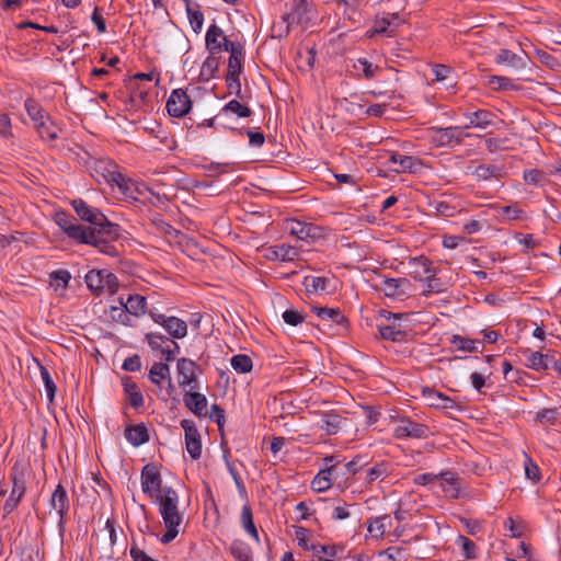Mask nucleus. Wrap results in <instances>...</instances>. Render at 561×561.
I'll list each match as a JSON object with an SVG mask.
<instances>
[{
	"mask_svg": "<svg viewBox=\"0 0 561 561\" xmlns=\"http://www.w3.org/2000/svg\"><path fill=\"white\" fill-rule=\"evenodd\" d=\"M70 204L78 217L89 226L78 224L67 211H57L55 222L67 237L78 243L94 247L108 256H118L119 251L113 242L122 234L121 226L110 221L99 208L89 205L82 198H76Z\"/></svg>",
	"mask_w": 561,
	"mask_h": 561,
	"instance_id": "nucleus-1",
	"label": "nucleus"
},
{
	"mask_svg": "<svg viewBox=\"0 0 561 561\" xmlns=\"http://www.w3.org/2000/svg\"><path fill=\"white\" fill-rule=\"evenodd\" d=\"M229 47L230 49L228 50V53L230 54V56L228 59L226 83L229 90H234L236 95L240 99H243V95L241 93L240 76L243 69L244 47L240 42H236V44H230Z\"/></svg>",
	"mask_w": 561,
	"mask_h": 561,
	"instance_id": "nucleus-2",
	"label": "nucleus"
},
{
	"mask_svg": "<svg viewBox=\"0 0 561 561\" xmlns=\"http://www.w3.org/2000/svg\"><path fill=\"white\" fill-rule=\"evenodd\" d=\"M84 282L87 287L95 296L103 293L114 295L119 288V283L115 274L106 270H91L85 274Z\"/></svg>",
	"mask_w": 561,
	"mask_h": 561,
	"instance_id": "nucleus-3",
	"label": "nucleus"
},
{
	"mask_svg": "<svg viewBox=\"0 0 561 561\" xmlns=\"http://www.w3.org/2000/svg\"><path fill=\"white\" fill-rule=\"evenodd\" d=\"M164 525H180L182 516L179 512V494L172 486H164V492L154 501Z\"/></svg>",
	"mask_w": 561,
	"mask_h": 561,
	"instance_id": "nucleus-4",
	"label": "nucleus"
},
{
	"mask_svg": "<svg viewBox=\"0 0 561 561\" xmlns=\"http://www.w3.org/2000/svg\"><path fill=\"white\" fill-rule=\"evenodd\" d=\"M524 353L528 354L526 364L528 368L536 371L553 369L561 378V355L557 351L548 350L547 353L543 354L527 348Z\"/></svg>",
	"mask_w": 561,
	"mask_h": 561,
	"instance_id": "nucleus-5",
	"label": "nucleus"
},
{
	"mask_svg": "<svg viewBox=\"0 0 561 561\" xmlns=\"http://www.w3.org/2000/svg\"><path fill=\"white\" fill-rule=\"evenodd\" d=\"M431 141L437 147L455 148L462 145L469 134L465 133L463 127L449 126V127H431Z\"/></svg>",
	"mask_w": 561,
	"mask_h": 561,
	"instance_id": "nucleus-6",
	"label": "nucleus"
},
{
	"mask_svg": "<svg viewBox=\"0 0 561 561\" xmlns=\"http://www.w3.org/2000/svg\"><path fill=\"white\" fill-rule=\"evenodd\" d=\"M141 489L142 492L154 501L164 492L162 488V478L158 466L147 463L141 470Z\"/></svg>",
	"mask_w": 561,
	"mask_h": 561,
	"instance_id": "nucleus-7",
	"label": "nucleus"
},
{
	"mask_svg": "<svg viewBox=\"0 0 561 561\" xmlns=\"http://www.w3.org/2000/svg\"><path fill=\"white\" fill-rule=\"evenodd\" d=\"M382 314L386 317L388 321H390V324H379L378 331L380 336L383 340L402 343L407 342L409 337V331L401 330L399 325L397 324V321L401 320L402 318L407 317L405 313H392L390 311H382Z\"/></svg>",
	"mask_w": 561,
	"mask_h": 561,
	"instance_id": "nucleus-8",
	"label": "nucleus"
},
{
	"mask_svg": "<svg viewBox=\"0 0 561 561\" xmlns=\"http://www.w3.org/2000/svg\"><path fill=\"white\" fill-rule=\"evenodd\" d=\"M150 318L159 325H161L168 333V337L181 340L187 334V323L174 316L168 317L163 313H158L152 310L149 312Z\"/></svg>",
	"mask_w": 561,
	"mask_h": 561,
	"instance_id": "nucleus-9",
	"label": "nucleus"
},
{
	"mask_svg": "<svg viewBox=\"0 0 561 561\" xmlns=\"http://www.w3.org/2000/svg\"><path fill=\"white\" fill-rule=\"evenodd\" d=\"M10 481L12 483V489L3 505L4 517L11 514L19 506L26 492L24 476L22 472H18L15 466L12 468V472L10 473Z\"/></svg>",
	"mask_w": 561,
	"mask_h": 561,
	"instance_id": "nucleus-10",
	"label": "nucleus"
},
{
	"mask_svg": "<svg viewBox=\"0 0 561 561\" xmlns=\"http://www.w3.org/2000/svg\"><path fill=\"white\" fill-rule=\"evenodd\" d=\"M431 434L430 427L425 424L412 421L410 417L400 419L399 425L393 431V436L397 439L427 438Z\"/></svg>",
	"mask_w": 561,
	"mask_h": 561,
	"instance_id": "nucleus-11",
	"label": "nucleus"
},
{
	"mask_svg": "<svg viewBox=\"0 0 561 561\" xmlns=\"http://www.w3.org/2000/svg\"><path fill=\"white\" fill-rule=\"evenodd\" d=\"M192 100L186 90L175 89L167 101V111L172 117H183L192 108Z\"/></svg>",
	"mask_w": 561,
	"mask_h": 561,
	"instance_id": "nucleus-12",
	"label": "nucleus"
},
{
	"mask_svg": "<svg viewBox=\"0 0 561 561\" xmlns=\"http://www.w3.org/2000/svg\"><path fill=\"white\" fill-rule=\"evenodd\" d=\"M230 44H236V42L228 39L224 31L217 24L214 23L208 27L205 36V45L210 55L219 54L221 50L228 51Z\"/></svg>",
	"mask_w": 561,
	"mask_h": 561,
	"instance_id": "nucleus-13",
	"label": "nucleus"
},
{
	"mask_svg": "<svg viewBox=\"0 0 561 561\" xmlns=\"http://www.w3.org/2000/svg\"><path fill=\"white\" fill-rule=\"evenodd\" d=\"M197 367L196 362L191 358L182 357L178 359L176 370L180 387H190L192 390L197 388Z\"/></svg>",
	"mask_w": 561,
	"mask_h": 561,
	"instance_id": "nucleus-14",
	"label": "nucleus"
},
{
	"mask_svg": "<svg viewBox=\"0 0 561 561\" xmlns=\"http://www.w3.org/2000/svg\"><path fill=\"white\" fill-rule=\"evenodd\" d=\"M181 427L185 432V446L192 459L197 460L202 455L201 434L192 420H182Z\"/></svg>",
	"mask_w": 561,
	"mask_h": 561,
	"instance_id": "nucleus-15",
	"label": "nucleus"
},
{
	"mask_svg": "<svg viewBox=\"0 0 561 561\" xmlns=\"http://www.w3.org/2000/svg\"><path fill=\"white\" fill-rule=\"evenodd\" d=\"M325 468L321 469L319 473L311 481V489L316 492H324L332 485V474L335 471L336 465L340 461L335 456H327L324 459Z\"/></svg>",
	"mask_w": 561,
	"mask_h": 561,
	"instance_id": "nucleus-16",
	"label": "nucleus"
},
{
	"mask_svg": "<svg viewBox=\"0 0 561 561\" xmlns=\"http://www.w3.org/2000/svg\"><path fill=\"white\" fill-rule=\"evenodd\" d=\"M378 288L382 290L387 297L402 298L410 295L412 284L405 277H385L381 279Z\"/></svg>",
	"mask_w": 561,
	"mask_h": 561,
	"instance_id": "nucleus-17",
	"label": "nucleus"
},
{
	"mask_svg": "<svg viewBox=\"0 0 561 561\" xmlns=\"http://www.w3.org/2000/svg\"><path fill=\"white\" fill-rule=\"evenodd\" d=\"M49 504L51 508L56 510L59 520L58 525L62 527L66 523V518L70 508V501L66 488L59 483L54 490Z\"/></svg>",
	"mask_w": 561,
	"mask_h": 561,
	"instance_id": "nucleus-18",
	"label": "nucleus"
},
{
	"mask_svg": "<svg viewBox=\"0 0 561 561\" xmlns=\"http://www.w3.org/2000/svg\"><path fill=\"white\" fill-rule=\"evenodd\" d=\"M287 230L299 240H316L321 237V229L312 224L302 222L296 219L287 221Z\"/></svg>",
	"mask_w": 561,
	"mask_h": 561,
	"instance_id": "nucleus-19",
	"label": "nucleus"
},
{
	"mask_svg": "<svg viewBox=\"0 0 561 561\" xmlns=\"http://www.w3.org/2000/svg\"><path fill=\"white\" fill-rule=\"evenodd\" d=\"M308 10V3L306 0L293 1L291 11L283 16L284 22L287 24L285 32L286 35L289 34L291 25L304 24L309 21V18L307 16Z\"/></svg>",
	"mask_w": 561,
	"mask_h": 561,
	"instance_id": "nucleus-20",
	"label": "nucleus"
},
{
	"mask_svg": "<svg viewBox=\"0 0 561 561\" xmlns=\"http://www.w3.org/2000/svg\"><path fill=\"white\" fill-rule=\"evenodd\" d=\"M183 403L197 417H205L207 415L208 401L205 394L191 389L184 393Z\"/></svg>",
	"mask_w": 561,
	"mask_h": 561,
	"instance_id": "nucleus-21",
	"label": "nucleus"
},
{
	"mask_svg": "<svg viewBox=\"0 0 561 561\" xmlns=\"http://www.w3.org/2000/svg\"><path fill=\"white\" fill-rule=\"evenodd\" d=\"M423 396L428 400L430 407L442 410H460L461 407L451 398L432 388H424Z\"/></svg>",
	"mask_w": 561,
	"mask_h": 561,
	"instance_id": "nucleus-22",
	"label": "nucleus"
},
{
	"mask_svg": "<svg viewBox=\"0 0 561 561\" xmlns=\"http://www.w3.org/2000/svg\"><path fill=\"white\" fill-rule=\"evenodd\" d=\"M463 116L468 119V124L463 126V129L470 127L484 129L488 126L493 125L496 118V115L493 112L483 108L474 112H466Z\"/></svg>",
	"mask_w": 561,
	"mask_h": 561,
	"instance_id": "nucleus-23",
	"label": "nucleus"
},
{
	"mask_svg": "<svg viewBox=\"0 0 561 561\" xmlns=\"http://www.w3.org/2000/svg\"><path fill=\"white\" fill-rule=\"evenodd\" d=\"M411 268L410 276L419 282H424V277L428 273H437V268L433 266V262L424 255L413 257L409 261Z\"/></svg>",
	"mask_w": 561,
	"mask_h": 561,
	"instance_id": "nucleus-24",
	"label": "nucleus"
},
{
	"mask_svg": "<svg viewBox=\"0 0 561 561\" xmlns=\"http://www.w3.org/2000/svg\"><path fill=\"white\" fill-rule=\"evenodd\" d=\"M311 310L321 320L335 323L336 325L342 327L344 330L348 329L350 321L340 308H328V307L314 306V307H312Z\"/></svg>",
	"mask_w": 561,
	"mask_h": 561,
	"instance_id": "nucleus-25",
	"label": "nucleus"
},
{
	"mask_svg": "<svg viewBox=\"0 0 561 561\" xmlns=\"http://www.w3.org/2000/svg\"><path fill=\"white\" fill-rule=\"evenodd\" d=\"M440 486L443 491L451 499H458L460 495V485L462 479L451 471L439 473Z\"/></svg>",
	"mask_w": 561,
	"mask_h": 561,
	"instance_id": "nucleus-26",
	"label": "nucleus"
},
{
	"mask_svg": "<svg viewBox=\"0 0 561 561\" xmlns=\"http://www.w3.org/2000/svg\"><path fill=\"white\" fill-rule=\"evenodd\" d=\"M390 472L391 466L388 461H378L365 470L364 481L366 485H371L375 481L385 480L390 474Z\"/></svg>",
	"mask_w": 561,
	"mask_h": 561,
	"instance_id": "nucleus-27",
	"label": "nucleus"
},
{
	"mask_svg": "<svg viewBox=\"0 0 561 561\" xmlns=\"http://www.w3.org/2000/svg\"><path fill=\"white\" fill-rule=\"evenodd\" d=\"M122 385L125 394L127 396L129 404L134 409H139L144 405V397L137 383L129 376L122 378Z\"/></svg>",
	"mask_w": 561,
	"mask_h": 561,
	"instance_id": "nucleus-28",
	"label": "nucleus"
},
{
	"mask_svg": "<svg viewBox=\"0 0 561 561\" xmlns=\"http://www.w3.org/2000/svg\"><path fill=\"white\" fill-rule=\"evenodd\" d=\"M345 419L334 411L322 412L319 427L329 436L335 435Z\"/></svg>",
	"mask_w": 561,
	"mask_h": 561,
	"instance_id": "nucleus-29",
	"label": "nucleus"
},
{
	"mask_svg": "<svg viewBox=\"0 0 561 561\" xmlns=\"http://www.w3.org/2000/svg\"><path fill=\"white\" fill-rule=\"evenodd\" d=\"M390 161L393 162L394 164H398V168L394 169L396 172L415 173L422 165L420 159L412 156L400 154L397 152L390 156Z\"/></svg>",
	"mask_w": 561,
	"mask_h": 561,
	"instance_id": "nucleus-30",
	"label": "nucleus"
},
{
	"mask_svg": "<svg viewBox=\"0 0 561 561\" xmlns=\"http://www.w3.org/2000/svg\"><path fill=\"white\" fill-rule=\"evenodd\" d=\"M125 437L135 447L141 446L150 439L149 432L144 423L127 426Z\"/></svg>",
	"mask_w": 561,
	"mask_h": 561,
	"instance_id": "nucleus-31",
	"label": "nucleus"
},
{
	"mask_svg": "<svg viewBox=\"0 0 561 561\" xmlns=\"http://www.w3.org/2000/svg\"><path fill=\"white\" fill-rule=\"evenodd\" d=\"M392 520L390 515L385 514L378 517H370L367 520V531L370 534L373 538H382L386 529L391 527Z\"/></svg>",
	"mask_w": 561,
	"mask_h": 561,
	"instance_id": "nucleus-32",
	"label": "nucleus"
},
{
	"mask_svg": "<svg viewBox=\"0 0 561 561\" xmlns=\"http://www.w3.org/2000/svg\"><path fill=\"white\" fill-rule=\"evenodd\" d=\"M190 24L195 33H199L203 28L204 14L201 11V5L192 0H183Z\"/></svg>",
	"mask_w": 561,
	"mask_h": 561,
	"instance_id": "nucleus-33",
	"label": "nucleus"
},
{
	"mask_svg": "<svg viewBox=\"0 0 561 561\" xmlns=\"http://www.w3.org/2000/svg\"><path fill=\"white\" fill-rule=\"evenodd\" d=\"M310 551L319 561H334L339 552L343 551L342 546L337 545H314L311 543Z\"/></svg>",
	"mask_w": 561,
	"mask_h": 561,
	"instance_id": "nucleus-34",
	"label": "nucleus"
},
{
	"mask_svg": "<svg viewBox=\"0 0 561 561\" xmlns=\"http://www.w3.org/2000/svg\"><path fill=\"white\" fill-rule=\"evenodd\" d=\"M37 134L39 135L41 139L45 141H53L58 139L59 131H61V128L58 127L55 122L50 118V121L44 119L34 125Z\"/></svg>",
	"mask_w": 561,
	"mask_h": 561,
	"instance_id": "nucleus-35",
	"label": "nucleus"
},
{
	"mask_svg": "<svg viewBox=\"0 0 561 561\" xmlns=\"http://www.w3.org/2000/svg\"><path fill=\"white\" fill-rule=\"evenodd\" d=\"M330 279L323 276L307 275L304 277L302 285L308 294L327 293Z\"/></svg>",
	"mask_w": 561,
	"mask_h": 561,
	"instance_id": "nucleus-36",
	"label": "nucleus"
},
{
	"mask_svg": "<svg viewBox=\"0 0 561 561\" xmlns=\"http://www.w3.org/2000/svg\"><path fill=\"white\" fill-rule=\"evenodd\" d=\"M24 107L34 125L44 119L50 121V116L34 98H27L24 102Z\"/></svg>",
	"mask_w": 561,
	"mask_h": 561,
	"instance_id": "nucleus-37",
	"label": "nucleus"
},
{
	"mask_svg": "<svg viewBox=\"0 0 561 561\" xmlns=\"http://www.w3.org/2000/svg\"><path fill=\"white\" fill-rule=\"evenodd\" d=\"M105 170L107 171V175L104 174V176L108 183L116 184L123 194L131 195V186H134V183L130 179H127L116 170H110L107 168H105Z\"/></svg>",
	"mask_w": 561,
	"mask_h": 561,
	"instance_id": "nucleus-38",
	"label": "nucleus"
},
{
	"mask_svg": "<svg viewBox=\"0 0 561 561\" xmlns=\"http://www.w3.org/2000/svg\"><path fill=\"white\" fill-rule=\"evenodd\" d=\"M126 311L135 317H141L147 313V300L146 297L134 294L129 295L126 299Z\"/></svg>",
	"mask_w": 561,
	"mask_h": 561,
	"instance_id": "nucleus-39",
	"label": "nucleus"
},
{
	"mask_svg": "<svg viewBox=\"0 0 561 561\" xmlns=\"http://www.w3.org/2000/svg\"><path fill=\"white\" fill-rule=\"evenodd\" d=\"M240 522L243 529L256 541H259V533L253 522L252 508L249 504H244L241 510Z\"/></svg>",
	"mask_w": 561,
	"mask_h": 561,
	"instance_id": "nucleus-40",
	"label": "nucleus"
},
{
	"mask_svg": "<svg viewBox=\"0 0 561 561\" xmlns=\"http://www.w3.org/2000/svg\"><path fill=\"white\" fill-rule=\"evenodd\" d=\"M229 550L237 561H253L251 547L243 540L234 539Z\"/></svg>",
	"mask_w": 561,
	"mask_h": 561,
	"instance_id": "nucleus-41",
	"label": "nucleus"
},
{
	"mask_svg": "<svg viewBox=\"0 0 561 561\" xmlns=\"http://www.w3.org/2000/svg\"><path fill=\"white\" fill-rule=\"evenodd\" d=\"M220 114H234L239 118H247L251 116L252 110L247 104H243L238 100H231L221 108Z\"/></svg>",
	"mask_w": 561,
	"mask_h": 561,
	"instance_id": "nucleus-42",
	"label": "nucleus"
},
{
	"mask_svg": "<svg viewBox=\"0 0 561 561\" xmlns=\"http://www.w3.org/2000/svg\"><path fill=\"white\" fill-rule=\"evenodd\" d=\"M298 255L295 247L289 244L275 245L271 249L270 259L280 261H293Z\"/></svg>",
	"mask_w": 561,
	"mask_h": 561,
	"instance_id": "nucleus-43",
	"label": "nucleus"
},
{
	"mask_svg": "<svg viewBox=\"0 0 561 561\" xmlns=\"http://www.w3.org/2000/svg\"><path fill=\"white\" fill-rule=\"evenodd\" d=\"M539 61L551 70L561 68V49H556L552 54L545 50H537Z\"/></svg>",
	"mask_w": 561,
	"mask_h": 561,
	"instance_id": "nucleus-44",
	"label": "nucleus"
},
{
	"mask_svg": "<svg viewBox=\"0 0 561 561\" xmlns=\"http://www.w3.org/2000/svg\"><path fill=\"white\" fill-rule=\"evenodd\" d=\"M486 85L494 91L518 90L512 79L502 76H489Z\"/></svg>",
	"mask_w": 561,
	"mask_h": 561,
	"instance_id": "nucleus-45",
	"label": "nucleus"
},
{
	"mask_svg": "<svg viewBox=\"0 0 561 561\" xmlns=\"http://www.w3.org/2000/svg\"><path fill=\"white\" fill-rule=\"evenodd\" d=\"M145 341L152 352H162L170 342V337L160 332H148L145 334Z\"/></svg>",
	"mask_w": 561,
	"mask_h": 561,
	"instance_id": "nucleus-46",
	"label": "nucleus"
},
{
	"mask_svg": "<svg viewBox=\"0 0 561 561\" xmlns=\"http://www.w3.org/2000/svg\"><path fill=\"white\" fill-rule=\"evenodd\" d=\"M232 368L240 374L250 373L253 368L252 358L245 354H238L231 358Z\"/></svg>",
	"mask_w": 561,
	"mask_h": 561,
	"instance_id": "nucleus-47",
	"label": "nucleus"
},
{
	"mask_svg": "<svg viewBox=\"0 0 561 561\" xmlns=\"http://www.w3.org/2000/svg\"><path fill=\"white\" fill-rule=\"evenodd\" d=\"M495 62L499 65H507L513 68H518L522 64V58L510 49H501L495 57Z\"/></svg>",
	"mask_w": 561,
	"mask_h": 561,
	"instance_id": "nucleus-48",
	"label": "nucleus"
},
{
	"mask_svg": "<svg viewBox=\"0 0 561 561\" xmlns=\"http://www.w3.org/2000/svg\"><path fill=\"white\" fill-rule=\"evenodd\" d=\"M558 410L556 408H545L536 413L535 420L542 425L553 426L558 422Z\"/></svg>",
	"mask_w": 561,
	"mask_h": 561,
	"instance_id": "nucleus-49",
	"label": "nucleus"
},
{
	"mask_svg": "<svg viewBox=\"0 0 561 561\" xmlns=\"http://www.w3.org/2000/svg\"><path fill=\"white\" fill-rule=\"evenodd\" d=\"M353 67L356 70H360L363 72V76L365 79L370 80L373 79L377 72L380 71L379 66H374L368 59L366 58H358Z\"/></svg>",
	"mask_w": 561,
	"mask_h": 561,
	"instance_id": "nucleus-50",
	"label": "nucleus"
},
{
	"mask_svg": "<svg viewBox=\"0 0 561 561\" xmlns=\"http://www.w3.org/2000/svg\"><path fill=\"white\" fill-rule=\"evenodd\" d=\"M473 175L478 181H486L497 178L500 175V168L494 164H480L473 171Z\"/></svg>",
	"mask_w": 561,
	"mask_h": 561,
	"instance_id": "nucleus-51",
	"label": "nucleus"
},
{
	"mask_svg": "<svg viewBox=\"0 0 561 561\" xmlns=\"http://www.w3.org/2000/svg\"><path fill=\"white\" fill-rule=\"evenodd\" d=\"M170 376V367L167 363H154L149 370V379L152 383L160 385L161 379Z\"/></svg>",
	"mask_w": 561,
	"mask_h": 561,
	"instance_id": "nucleus-52",
	"label": "nucleus"
},
{
	"mask_svg": "<svg viewBox=\"0 0 561 561\" xmlns=\"http://www.w3.org/2000/svg\"><path fill=\"white\" fill-rule=\"evenodd\" d=\"M450 342L459 351H465V352H469V353H473V352L478 351L477 343H479V341H476V340H471V339L455 334V335H453Z\"/></svg>",
	"mask_w": 561,
	"mask_h": 561,
	"instance_id": "nucleus-53",
	"label": "nucleus"
},
{
	"mask_svg": "<svg viewBox=\"0 0 561 561\" xmlns=\"http://www.w3.org/2000/svg\"><path fill=\"white\" fill-rule=\"evenodd\" d=\"M437 273H428L424 277V282L426 283V288L423 290L422 296L428 297L433 293H442L443 283L439 278L436 277Z\"/></svg>",
	"mask_w": 561,
	"mask_h": 561,
	"instance_id": "nucleus-54",
	"label": "nucleus"
},
{
	"mask_svg": "<svg viewBox=\"0 0 561 561\" xmlns=\"http://www.w3.org/2000/svg\"><path fill=\"white\" fill-rule=\"evenodd\" d=\"M39 370H41V377H42V380L44 382V386H45V390H46V394H47V399L49 402H53L54 401V398H55V394H56V390H57V387L50 376V373L49 370L44 367V366H39Z\"/></svg>",
	"mask_w": 561,
	"mask_h": 561,
	"instance_id": "nucleus-55",
	"label": "nucleus"
},
{
	"mask_svg": "<svg viewBox=\"0 0 561 561\" xmlns=\"http://www.w3.org/2000/svg\"><path fill=\"white\" fill-rule=\"evenodd\" d=\"M369 465V460L365 455H356L345 467L347 473L355 476L362 472Z\"/></svg>",
	"mask_w": 561,
	"mask_h": 561,
	"instance_id": "nucleus-56",
	"label": "nucleus"
},
{
	"mask_svg": "<svg viewBox=\"0 0 561 561\" xmlns=\"http://www.w3.org/2000/svg\"><path fill=\"white\" fill-rule=\"evenodd\" d=\"M457 543H459L462 548V556L467 560L477 558V545L466 536L459 535L457 538Z\"/></svg>",
	"mask_w": 561,
	"mask_h": 561,
	"instance_id": "nucleus-57",
	"label": "nucleus"
},
{
	"mask_svg": "<svg viewBox=\"0 0 561 561\" xmlns=\"http://www.w3.org/2000/svg\"><path fill=\"white\" fill-rule=\"evenodd\" d=\"M484 142L488 151L492 153L496 151H506L511 149L508 138L490 137L486 138Z\"/></svg>",
	"mask_w": 561,
	"mask_h": 561,
	"instance_id": "nucleus-58",
	"label": "nucleus"
},
{
	"mask_svg": "<svg viewBox=\"0 0 561 561\" xmlns=\"http://www.w3.org/2000/svg\"><path fill=\"white\" fill-rule=\"evenodd\" d=\"M232 165L231 163L210 162L204 165V170L207 172L208 178H216L232 170Z\"/></svg>",
	"mask_w": 561,
	"mask_h": 561,
	"instance_id": "nucleus-59",
	"label": "nucleus"
},
{
	"mask_svg": "<svg viewBox=\"0 0 561 561\" xmlns=\"http://www.w3.org/2000/svg\"><path fill=\"white\" fill-rule=\"evenodd\" d=\"M218 67H219L218 58L215 55H210L205 59V61L202 66L201 75L206 77L207 79L214 78L215 72L218 70Z\"/></svg>",
	"mask_w": 561,
	"mask_h": 561,
	"instance_id": "nucleus-60",
	"label": "nucleus"
},
{
	"mask_svg": "<svg viewBox=\"0 0 561 561\" xmlns=\"http://www.w3.org/2000/svg\"><path fill=\"white\" fill-rule=\"evenodd\" d=\"M525 474L526 478L531 480L533 482H539L540 480V469L528 456L526 457L525 460Z\"/></svg>",
	"mask_w": 561,
	"mask_h": 561,
	"instance_id": "nucleus-61",
	"label": "nucleus"
},
{
	"mask_svg": "<svg viewBox=\"0 0 561 561\" xmlns=\"http://www.w3.org/2000/svg\"><path fill=\"white\" fill-rule=\"evenodd\" d=\"M248 137H249V145L251 147H254V148H260L264 145L265 142V136L264 134L260 130V128H255V129H247L245 130Z\"/></svg>",
	"mask_w": 561,
	"mask_h": 561,
	"instance_id": "nucleus-62",
	"label": "nucleus"
},
{
	"mask_svg": "<svg viewBox=\"0 0 561 561\" xmlns=\"http://www.w3.org/2000/svg\"><path fill=\"white\" fill-rule=\"evenodd\" d=\"M524 180L528 184L538 185L545 180V173L537 169L525 170Z\"/></svg>",
	"mask_w": 561,
	"mask_h": 561,
	"instance_id": "nucleus-63",
	"label": "nucleus"
},
{
	"mask_svg": "<svg viewBox=\"0 0 561 561\" xmlns=\"http://www.w3.org/2000/svg\"><path fill=\"white\" fill-rule=\"evenodd\" d=\"M50 278L56 282L57 286L68 287L71 275L67 270H57L50 274Z\"/></svg>",
	"mask_w": 561,
	"mask_h": 561,
	"instance_id": "nucleus-64",
	"label": "nucleus"
}]
</instances>
